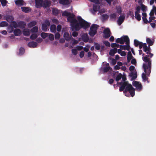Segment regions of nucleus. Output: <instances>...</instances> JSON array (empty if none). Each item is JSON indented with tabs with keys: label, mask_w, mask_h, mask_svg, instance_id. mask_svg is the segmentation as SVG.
<instances>
[{
	"label": "nucleus",
	"mask_w": 156,
	"mask_h": 156,
	"mask_svg": "<svg viewBox=\"0 0 156 156\" xmlns=\"http://www.w3.org/2000/svg\"><path fill=\"white\" fill-rule=\"evenodd\" d=\"M62 16H66L68 22L70 23L71 27L73 31L74 30H79L81 28L86 29L90 26V23L83 19L81 16H78L77 19L75 18V15L73 13H70L67 11H64L62 14Z\"/></svg>",
	"instance_id": "nucleus-1"
},
{
	"label": "nucleus",
	"mask_w": 156,
	"mask_h": 156,
	"mask_svg": "<svg viewBox=\"0 0 156 156\" xmlns=\"http://www.w3.org/2000/svg\"><path fill=\"white\" fill-rule=\"evenodd\" d=\"M148 55H146L142 58L144 61L146 62H147V64H143V68L144 69V72L147 75L149 74L151 72V61L150 60V58L148 57L151 58L153 55V54L151 53V52H149Z\"/></svg>",
	"instance_id": "nucleus-2"
},
{
	"label": "nucleus",
	"mask_w": 156,
	"mask_h": 156,
	"mask_svg": "<svg viewBox=\"0 0 156 156\" xmlns=\"http://www.w3.org/2000/svg\"><path fill=\"white\" fill-rule=\"evenodd\" d=\"M135 88H119L120 91H123L126 96L129 97L131 96L132 97L135 95Z\"/></svg>",
	"instance_id": "nucleus-3"
},
{
	"label": "nucleus",
	"mask_w": 156,
	"mask_h": 156,
	"mask_svg": "<svg viewBox=\"0 0 156 156\" xmlns=\"http://www.w3.org/2000/svg\"><path fill=\"white\" fill-rule=\"evenodd\" d=\"M99 26L95 24H93L90 28L89 34L91 37H94L97 32V30Z\"/></svg>",
	"instance_id": "nucleus-4"
},
{
	"label": "nucleus",
	"mask_w": 156,
	"mask_h": 156,
	"mask_svg": "<svg viewBox=\"0 0 156 156\" xmlns=\"http://www.w3.org/2000/svg\"><path fill=\"white\" fill-rule=\"evenodd\" d=\"M129 41V38L127 36H122L120 38H118L116 40V42L117 43H120L121 44H123L125 42H128Z\"/></svg>",
	"instance_id": "nucleus-5"
},
{
	"label": "nucleus",
	"mask_w": 156,
	"mask_h": 156,
	"mask_svg": "<svg viewBox=\"0 0 156 156\" xmlns=\"http://www.w3.org/2000/svg\"><path fill=\"white\" fill-rule=\"evenodd\" d=\"M104 38L106 39L108 38L111 36V32L110 29L107 28L105 29L103 31Z\"/></svg>",
	"instance_id": "nucleus-6"
},
{
	"label": "nucleus",
	"mask_w": 156,
	"mask_h": 156,
	"mask_svg": "<svg viewBox=\"0 0 156 156\" xmlns=\"http://www.w3.org/2000/svg\"><path fill=\"white\" fill-rule=\"evenodd\" d=\"M120 85H121V87L120 88H133L132 85L126 82H121L120 83Z\"/></svg>",
	"instance_id": "nucleus-7"
},
{
	"label": "nucleus",
	"mask_w": 156,
	"mask_h": 156,
	"mask_svg": "<svg viewBox=\"0 0 156 156\" xmlns=\"http://www.w3.org/2000/svg\"><path fill=\"white\" fill-rule=\"evenodd\" d=\"M51 3V1H48L47 0L43 1L42 7H43L44 8L49 7H50Z\"/></svg>",
	"instance_id": "nucleus-8"
},
{
	"label": "nucleus",
	"mask_w": 156,
	"mask_h": 156,
	"mask_svg": "<svg viewBox=\"0 0 156 156\" xmlns=\"http://www.w3.org/2000/svg\"><path fill=\"white\" fill-rule=\"evenodd\" d=\"M134 44L136 47H137L138 46L140 49H141V46L142 44V42H140L137 39H135L134 40Z\"/></svg>",
	"instance_id": "nucleus-9"
},
{
	"label": "nucleus",
	"mask_w": 156,
	"mask_h": 156,
	"mask_svg": "<svg viewBox=\"0 0 156 156\" xmlns=\"http://www.w3.org/2000/svg\"><path fill=\"white\" fill-rule=\"evenodd\" d=\"M36 6L37 8H39L42 6L43 2V0H35Z\"/></svg>",
	"instance_id": "nucleus-10"
},
{
	"label": "nucleus",
	"mask_w": 156,
	"mask_h": 156,
	"mask_svg": "<svg viewBox=\"0 0 156 156\" xmlns=\"http://www.w3.org/2000/svg\"><path fill=\"white\" fill-rule=\"evenodd\" d=\"M125 19V17L124 15L120 16L117 20L118 24L120 25L124 21Z\"/></svg>",
	"instance_id": "nucleus-11"
},
{
	"label": "nucleus",
	"mask_w": 156,
	"mask_h": 156,
	"mask_svg": "<svg viewBox=\"0 0 156 156\" xmlns=\"http://www.w3.org/2000/svg\"><path fill=\"white\" fill-rule=\"evenodd\" d=\"M26 26V23L23 21H20L18 22V27L21 29L25 28Z\"/></svg>",
	"instance_id": "nucleus-12"
},
{
	"label": "nucleus",
	"mask_w": 156,
	"mask_h": 156,
	"mask_svg": "<svg viewBox=\"0 0 156 156\" xmlns=\"http://www.w3.org/2000/svg\"><path fill=\"white\" fill-rule=\"evenodd\" d=\"M37 43L34 41L30 42L28 44V46L30 48H34L37 45Z\"/></svg>",
	"instance_id": "nucleus-13"
},
{
	"label": "nucleus",
	"mask_w": 156,
	"mask_h": 156,
	"mask_svg": "<svg viewBox=\"0 0 156 156\" xmlns=\"http://www.w3.org/2000/svg\"><path fill=\"white\" fill-rule=\"evenodd\" d=\"M133 86L136 87V88H142V85L141 83H140L139 82L134 81L133 82Z\"/></svg>",
	"instance_id": "nucleus-14"
},
{
	"label": "nucleus",
	"mask_w": 156,
	"mask_h": 156,
	"mask_svg": "<svg viewBox=\"0 0 156 156\" xmlns=\"http://www.w3.org/2000/svg\"><path fill=\"white\" fill-rule=\"evenodd\" d=\"M15 4L17 6H23L24 5L23 0H16L15 1Z\"/></svg>",
	"instance_id": "nucleus-15"
},
{
	"label": "nucleus",
	"mask_w": 156,
	"mask_h": 156,
	"mask_svg": "<svg viewBox=\"0 0 156 156\" xmlns=\"http://www.w3.org/2000/svg\"><path fill=\"white\" fill-rule=\"evenodd\" d=\"M21 9L23 12L26 13H28L31 10L30 8L29 7H22Z\"/></svg>",
	"instance_id": "nucleus-16"
},
{
	"label": "nucleus",
	"mask_w": 156,
	"mask_h": 156,
	"mask_svg": "<svg viewBox=\"0 0 156 156\" xmlns=\"http://www.w3.org/2000/svg\"><path fill=\"white\" fill-rule=\"evenodd\" d=\"M14 34L15 36H20L21 34V31L19 29H16L14 30Z\"/></svg>",
	"instance_id": "nucleus-17"
},
{
	"label": "nucleus",
	"mask_w": 156,
	"mask_h": 156,
	"mask_svg": "<svg viewBox=\"0 0 156 156\" xmlns=\"http://www.w3.org/2000/svg\"><path fill=\"white\" fill-rule=\"evenodd\" d=\"M117 48H115L113 49H111L110 50L109 54L110 55L114 56L115 53L117 52Z\"/></svg>",
	"instance_id": "nucleus-18"
},
{
	"label": "nucleus",
	"mask_w": 156,
	"mask_h": 156,
	"mask_svg": "<svg viewBox=\"0 0 156 156\" xmlns=\"http://www.w3.org/2000/svg\"><path fill=\"white\" fill-rule=\"evenodd\" d=\"M23 33L24 35L28 36L30 34V31L28 29H25L23 31Z\"/></svg>",
	"instance_id": "nucleus-19"
},
{
	"label": "nucleus",
	"mask_w": 156,
	"mask_h": 156,
	"mask_svg": "<svg viewBox=\"0 0 156 156\" xmlns=\"http://www.w3.org/2000/svg\"><path fill=\"white\" fill-rule=\"evenodd\" d=\"M64 37L66 41H69L71 39L72 36H70L69 34L67 32L65 33L64 34Z\"/></svg>",
	"instance_id": "nucleus-20"
},
{
	"label": "nucleus",
	"mask_w": 156,
	"mask_h": 156,
	"mask_svg": "<svg viewBox=\"0 0 156 156\" xmlns=\"http://www.w3.org/2000/svg\"><path fill=\"white\" fill-rule=\"evenodd\" d=\"M37 24V22L35 21H31L28 24V28H30L36 25Z\"/></svg>",
	"instance_id": "nucleus-21"
},
{
	"label": "nucleus",
	"mask_w": 156,
	"mask_h": 156,
	"mask_svg": "<svg viewBox=\"0 0 156 156\" xmlns=\"http://www.w3.org/2000/svg\"><path fill=\"white\" fill-rule=\"evenodd\" d=\"M83 41L85 42H88L89 40L87 34H84L82 36Z\"/></svg>",
	"instance_id": "nucleus-22"
},
{
	"label": "nucleus",
	"mask_w": 156,
	"mask_h": 156,
	"mask_svg": "<svg viewBox=\"0 0 156 156\" xmlns=\"http://www.w3.org/2000/svg\"><path fill=\"white\" fill-rule=\"evenodd\" d=\"M100 7L99 5L97 4H95L93 5V9L94 12H96L100 9Z\"/></svg>",
	"instance_id": "nucleus-23"
},
{
	"label": "nucleus",
	"mask_w": 156,
	"mask_h": 156,
	"mask_svg": "<svg viewBox=\"0 0 156 156\" xmlns=\"http://www.w3.org/2000/svg\"><path fill=\"white\" fill-rule=\"evenodd\" d=\"M59 3L63 5H67L69 4V0H59Z\"/></svg>",
	"instance_id": "nucleus-24"
},
{
	"label": "nucleus",
	"mask_w": 156,
	"mask_h": 156,
	"mask_svg": "<svg viewBox=\"0 0 156 156\" xmlns=\"http://www.w3.org/2000/svg\"><path fill=\"white\" fill-rule=\"evenodd\" d=\"M50 30L51 32L54 33H55L56 30V26L54 24L51 25L50 27Z\"/></svg>",
	"instance_id": "nucleus-25"
},
{
	"label": "nucleus",
	"mask_w": 156,
	"mask_h": 156,
	"mask_svg": "<svg viewBox=\"0 0 156 156\" xmlns=\"http://www.w3.org/2000/svg\"><path fill=\"white\" fill-rule=\"evenodd\" d=\"M147 43L149 46H152L154 42L150 38H147L146 39Z\"/></svg>",
	"instance_id": "nucleus-26"
},
{
	"label": "nucleus",
	"mask_w": 156,
	"mask_h": 156,
	"mask_svg": "<svg viewBox=\"0 0 156 156\" xmlns=\"http://www.w3.org/2000/svg\"><path fill=\"white\" fill-rule=\"evenodd\" d=\"M31 32L32 33H37L38 31V27H37L35 26L31 29Z\"/></svg>",
	"instance_id": "nucleus-27"
},
{
	"label": "nucleus",
	"mask_w": 156,
	"mask_h": 156,
	"mask_svg": "<svg viewBox=\"0 0 156 156\" xmlns=\"http://www.w3.org/2000/svg\"><path fill=\"white\" fill-rule=\"evenodd\" d=\"M24 49L22 47H21L19 49V55H22L24 53Z\"/></svg>",
	"instance_id": "nucleus-28"
},
{
	"label": "nucleus",
	"mask_w": 156,
	"mask_h": 156,
	"mask_svg": "<svg viewBox=\"0 0 156 156\" xmlns=\"http://www.w3.org/2000/svg\"><path fill=\"white\" fill-rule=\"evenodd\" d=\"M145 73H143L142 74V78L144 81H146V80H147L148 79V78L147 77L146 74L147 75V76H149L150 73L149 74L147 75V73H146L145 72Z\"/></svg>",
	"instance_id": "nucleus-29"
},
{
	"label": "nucleus",
	"mask_w": 156,
	"mask_h": 156,
	"mask_svg": "<svg viewBox=\"0 0 156 156\" xmlns=\"http://www.w3.org/2000/svg\"><path fill=\"white\" fill-rule=\"evenodd\" d=\"M42 29L44 31H46L48 29L47 26L45 24L43 23L42 24Z\"/></svg>",
	"instance_id": "nucleus-30"
},
{
	"label": "nucleus",
	"mask_w": 156,
	"mask_h": 156,
	"mask_svg": "<svg viewBox=\"0 0 156 156\" xmlns=\"http://www.w3.org/2000/svg\"><path fill=\"white\" fill-rule=\"evenodd\" d=\"M130 76L132 77V79L134 80L137 77V75L136 73H134L133 72H132L131 74H130Z\"/></svg>",
	"instance_id": "nucleus-31"
},
{
	"label": "nucleus",
	"mask_w": 156,
	"mask_h": 156,
	"mask_svg": "<svg viewBox=\"0 0 156 156\" xmlns=\"http://www.w3.org/2000/svg\"><path fill=\"white\" fill-rule=\"evenodd\" d=\"M8 25V23L6 21H2L0 23V27H6Z\"/></svg>",
	"instance_id": "nucleus-32"
},
{
	"label": "nucleus",
	"mask_w": 156,
	"mask_h": 156,
	"mask_svg": "<svg viewBox=\"0 0 156 156\" xmlns=\"http://www.w3.org/2000/svg\"><path fill=\"white\" fill-rule=\"evenodd\" d=\"M48 34L44 32H42L41 34V37L43 39H45L48 36Z\"/></svg>",
	"instance_id": "nucleus-33"
},
{
	"label": "nucleus",
	"mask_w": 156,
	"mask_h": 156,
	"mask_svg": "<svg viewBox=\"0 0 156 156\" xmlns=\"http://www.w3.org/2000/svg\"><path fill=\"white\" fill-rule=\"evenodd\" d=\"M37 37V34H33L31 35L30 38L31 40H34L36 39Z\"/></svg>",
	"instance_id": "nucleus-34"
},
{
	"label": "nucleus",
	"mask_w": 156,
	"mask_h": 156,
	"mask_svg": "<svg viewBox=\"0 0 156 156\" xmlns=\"http://www.w3.org/2000/svg\"><path fill=\"white\" fill-rule=\"evenodd\" d=\"M110 18L111 19H114V20L116 18V15L115 13H114L111 14L110 15Z\"/></svg>",
	"instance_id": "nucleus-35"
},
{
	"label": "nucleus",
	"mask_w": 156,
	"mask_h": 156,
	"mask_svg": "<svg viewBox=\"0 0 156 156\" xmlns=\"http://www.w3.org/2000/svg\"><path fill=\"white\" fill-rule=\"evenodd\" d=\"M151 46H149L148 45V46L147 47V48H146L145 51H144L146 52L147 54H148L149 52L151 51V49L150 48Z\"/></svg>",
	"instance_id": "nucleus-36"
},
{
	"label": "nucleus",
	"mask_w": 156,
	"mask_h": 156,
	"mask_svg": "<svg viewBox=\"0 0 156 156\" xmlns=\"http://www.w3.org/2000/svg\"><path fill=\"white\" fill-rule=\"evenodd\" d=\"M135 18L138 21L141 19V16L139 13L135 14Z\"/></svg>",
	"instance_id": "nucleus-37"
},
{
	"label": "nucleus",
	"mask_w": 156,
	"mask_h": 156,
	"mask_svg": "<svg viewBox=\"0 0 156 156\" xmlns=\"http://www.w3.org/2000/svg\"><path fill=\"white\" fill-rule=\"evenodd\" d=\"M128 42H126V44L125 45L126 49L127 51H129L130 48V47L129 45V41Z\"/></svg>",
	"instance_id": "nucleus-38"
},
{
	"label": "nucleus",
	"mask_w": 156,
	"mask_h": 156,
	"mask_svg": "<svg viewBox=\"0 0 156 156\" xmlns=\"http://www.w3.org/2000/svg\"><path fill=\"white\" fill-rule=\"evenodd\" d=\"M110 69H112L110 66L105 67L103 68V71L105 73H106Z\"/></svg>",
	"instance_id": "nucleus-39"
},
{
	"label": "nucleus",
	"mask_w": 156,
	"mask_h": 156,
	"mask_svg": "<svg viewBox=\"0 0 156 156\" xmlns=\"http://www.w3.org/2000/svg\"><path fill=\"white\" fill-rule=\"evenodd\" d=\"M141 9L142 11L144 12L146 11L147 9V7L144 5L141 4Z\"/></svg>",
	"instance_id": "nucleus-40"
},
{
	"label": "nucleus",
	"mask_w": 156,
	"mask_h": 156,
	"mask_svg": "<svg viewBox=\"0 0 156 156\" xmlns=\"http://www.w3.org/2000/svg\"><path fill=\"white\" fill-rule=\"evenodd\" d=\"M140 6H137L136 8V11L135 12V14L139 13L140 12Z\"/></svg>",
	"instance_id": "nucleus-41"
},
{
	"label": "nucleus",
	"mask_w": 156,
	"mask_h": 156,
	"mask_svg": "<svg viewBox=\"0 0 156 156\" xmlns=\"http://www.w3.org/2000/svg\"><path fill=\"white\" fill-rule=\"evenodd\" d=\"M111 46L112 48L117 47L119 48L120 46V45L116 43H113L111 44Z\"/></svg>",
	"instance_id": "nucleus-42"
},
{
	"label": "nucleus",
	"mask_w": 156,
	"mask_h": 156,
	"mask_svg": "<svg viewBox=\"0 0 156 156\" xmlns=\"http://www.w3.org/2000/svg\"><path fill=\"white\" fill-rule=\"evenodd\" d=\"M122 75L120 73L116 77V80L117 81H119L122 78Z\"/></svg>",
	"instance_id": "nucleus-43"
},
{
	"label": "nucleus",
	"mask_w": 156,
	"mask_h": 156,
	"mask_svg": "<svg viewBox=\"0 0 156 156\" xmlns=\"http://www.w3.org/2000/svg\"><path fill=\"white\" fill-rule=\"evenodd\" d=\"M116 10L117 12L119 14H121L122 11L121 8L120 7H117Z\"/></svg>",
	"instance_id": "nucleus-44"
},
{
	"label": "nucleus",
	"mask_w": 156,
	"mask_h": 156,
	"mask_svg": "<svg viewBox=\"0 0 156 156\" xmlns=\"http://www.w3.org/2000/svg\"><path fill=\"white\" fill-rule=\"evenodd\" d=\"M127 58L131 59L133 58V57L132 56L131 52L130 51H129L128 53Z\"/></svg>",
	"instance_id": "nucleus-45"
},
{
	"label": "nucleus",
	"mask_w": 156,
	"mask_h": 156,
	"mask_svg": "<svg viewBox=\"0 0 156 156\" xmlns=\"http://www.w3.org/2000/svg\"><path fill=\"white\" fill-rule=\"evenodd\" d=\"M7 2V1L6 0H2L1 1V4L3 6H5Z\"/></svg>",
	"instance_id": "nucleus-46"
},
{
	"label": "nucleus",
	"mask_w": 156,
	"mask_h": 156,
	"mask_svg": "<svg viewBox=\"0 0 156 156\" xmlns=\"http://www.w3.org/2000/svg\"><path fill=\"white\" fill-rule=\"evenodd\" d=\"M12 25L15 28L18 27V23H17L16 22L13 21L12 22Z\"/></svg>",
	"instance_id": "nucleus-47"
},
{
	"label": "nucleus",
	"mask_w": 156,
	"mask_h": 156,
	"mask_svg": "<svg viewBox=\"0 0 156 156\" xmlns=\"http://www.w3.org/2000/svg\"><path fill=\"white\" fill-rule=\"evenodd\" d=\"M60 37V34L58 33H57L55 34V39H59Z\"/></svg>",
	"instance_id": "nucleus-48"
},
{
	"label": "nucleus",
	"mask_w": 156,
	"mask_h": 156,
	"mask_svg": "<svg viewBox=\"0 0 156 156\" xmlns=\"http://www.w3.org/2000/svg\"><path fill=\"white\" fill-rule=\"evenodd\" d=\"M142 45L141 48H142V47H143L144 51H145L146 48H147V44L146 43H143L142 42V45Z\"/></svg>",
	"instance_id": "nucleus-49"
},
{
	"label": "nucleus",
	"mask_w": 156,
	"mask_h": 156,
	"mask_svg": "<svg viewBox=\"0 0 156 156\" xmlns=\"http://www.w3.org/2000/svg\"><path fill=\"white\" fill-rule=\"evenodd\" d=\"M49 38L51 41H53L54 40V37L53 34H50L49 35Z\"/></svg>",
	"instance_id": "nucleus-50"
},
{
	"label": "nucleus",
	"mask_w": 156,
	"mask_h": 156,
	"mask_svg": "<svg viewBox=\"0 0 156 156\" xmlns=\"http://www.w3.org/2000/svg\"><path fill=\"white\" fill-rule=\"evenodd\" d=\"M155 19V16H150L149 18V20L148 21V23H151L153 20H154Z\"/></svg>",
	"instance_id": "nucleus-51"
},
{
	"label": "nucleus",
	"mask_w": 156,
	"mask_h": 156,
	"mask_svg": "<svg viewBox=\"0 0 156 156\" xmlns=\"http://www.w3.org/2000/svg\"><path fill=\"white\" fill-rule=\"evenodd\" d=\"M95 48L96 49L99 50L100 48V46L99 44L96 43L95 44Z\"/></svg>",
	"instance_id": "nucleus-52"
},
{
	"label": "nucleus",
	"mask_w": 156,
	"mask_h": 156,
	"mask_svg": "<svg viewBox=\"0 0 156 156\" xmlns=\"http://www.w3.org/2000/svg\"><path fill=\"white\" fill-rule=\"evenodd\" d=\"M52 12L53 14L55 16H56L58 14V10L56 9H53Z\"/></svg>",
	"instance_id": "nucleus-53"
},
{
	"label": "nucleus",
	"mask_w": 156,
	"mask_h": 156,
	"mask_svg": "<svg viewBox=\"0 0 156 156\" xmlns=\"http://www.w3.org/2000/svg\"><path fill=\"white\" fill-rule=\"evenodd\" d=\"M104 20H107L108 19V16L106 14H104L102 16Z\"/></svg>",
	"instance_id": "nucleus-54"
},
{
	"label": "nucleus",
	"mask_w": 156,
	"mask_h": 156,
	"mask_svg": "<svg viewBox=\"0 0 156 156\" xmlns=\"http://www.w3.org/2000/svg\"><path fill=\"white\" fill-rule=\"evenodd\" d=\"M103 43L107 47L110 46V43L108 41H103Z\"/></svg>",
	"instance_id": "nucleus-55"
},
{
	"label": "nucleus",
	"mask_w": 156,
	"mask_h": 156,
	"mask_svg": "<svg viewBox=\"0 0 156 156\" xmlns=\"http://www.w3.org/2000/svg\"><path fill=\"white\" fill-rule=\"evenodd\" d=\"M72 52L74 55H76L77 53V50L75 48H73L72 50Z\"/></svg>",
	"instance_id": "nucleus-56"
},
{
	"label": "nucleus",
	"mask_w": 156,
	"mask_h": 156,
	"mask_svg": "<svg viewBox=\"0 0 156 156\" xmlns=\"http://www.w3.org/2000/svg\"><path fill=\"white\" fill-rule=\"evenodd\" d=\"M131 63L132 64L135 65L136 63V60L135 58H133L131 61Z\"/></svg>",
	"instance_id": "nucleus-57"
},
{
	"label": "nucleus",
	"mask_w": 156,
	"mask_h": 156,
	"mask_svg": "<svg viewBox=\"0 0 156 156\" xmlns=\"http://www.w3.org/2000/svg\"><path fill=\"white\" fill-rule=\"evenodd\" d=\"M62 27L60 25H58L57 27V30L58 32H60L61 29Z\"/></svg>",
	"instance_id": "nucleus-58"
},
{
	"label": "nucleus",
	"mask_w": 156,
	"mask_h": 156,
	"mask_svg": "<svg viewBox=\"0 0 156 156\" xmlns=\"http://www.w3.org/2000/svg\"><path fill=\"white\" fill-rule=\"evenodd\" d=\"M42 40V39L40 37L36 39V41L38 43H41Z\"/></svg>",
	"instance_id": "nucleus-59"
},
{
	"label": "nucleus",
	"mask_w": 156,
	"mask_h": 156,
	"mask_svg": "<svg viewBox=\"0 0 156 156\" xmlns=\"http://www.w3.org/2000/svg\"><path fill=\"white\" fill-rule=\"evenodd\" d=\"M84 52L83 51H81L80 53V58H82L84 57Z\"/></svg>",
	"instance_id": "nucleus-60"
},
{
	"label": "nucleus",
	"mask_w": 156,
	"mask_h": 156,
	"mask_svg": "<svg viewBox=\"0 0 156 156\" xmlns=\"http://www.w3.org/2000/svg\"><path fill=\"white\" fill-rule=\"evenodd\" d=\"M116 63V60L112 58V61L111 62V64H112V65H115Z\"/></svg>",
	"instance_id": "nucleus-61"
},
{
	"label": "nucleus",
	"mask_w": 156,
	"mask_h": 156,
	"mask_svg": "<svg viewBox=\"0 0 156 156\" xmlns=\"http://www.w3.org/2000/svg\"><path fill=\"white\" fill-rule=\"evenodd\" d=\"M142 19L144 23L146 24H147L148 23V21L147 19L146 18H144L142 17Z\"/></svg>",
	"instance_id": "nucleus-62"
},
{
	"label": "nucleus",
	"mask_w": 156,
	"mask_h": 156,
	"mask_svg": "<svg viewBox=\"0 0 156 156\" xmlns=\"http://www.w3.org/2000/svg\"><path fill=\"white\" fill-rule=\"evenodd\" d=\"M72 35L73 37H76L78 35V33L76 32H73L72 33Z\"/></svg>",
	"instance_id": "nucleus-63"
},
{
	"label": "nucleus",
	"mask_w": 156,
	"mask_h": 156,
	"mask_svg": "<svg viewBox=\"0 0 156 156\" xmlns=\"http://www.w3.org/2000/svg\"><path fill=\"white\" fill-rule=\"evenodd\" d=\"M134 69H135V67L134 66H131L129 67V70L130 71L132 72L133 71Z\"/></svg>",
	"instance_id": "nucleus-64"
}]
</instances>
